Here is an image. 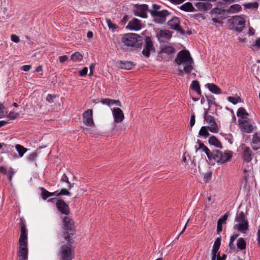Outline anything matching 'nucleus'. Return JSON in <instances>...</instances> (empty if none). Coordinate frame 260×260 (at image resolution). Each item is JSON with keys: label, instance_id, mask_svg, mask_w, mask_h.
Instances as JSON below:
<instances>
[{"label": "nucleus", "instance_id": "b1692460", "mask_svg": "<svg viewBox=\"0 0 260 260\" xmlns=\"http://www.w3.org/2000/svg\"><path fill=\"white\" fill-rule=\"evenodd\" d=\"M205 86L212 93L218 94L221 93L220 88L214 83H207Z\"/></svg>", "mask_w": 260, "mask_h": 260}, {"label": "nucleus", "instance_id": "f8f14e48", "mask_svg": "<svg viewBox=\"0 0 260 260\" xmlns=\"http://www.w3.org/2000/svg\"><path fill=\"white\" fill-rule=\"evenodd\" d=\"M248 118L246 119H239V126L241 131L245 133H250L253 131V126L248 121Z\"/></svg>", "mask_w": 260, "mask_h": 260}, {"label": "nucleus", "instance_id": "c03bdc74", "mask_svg": "<svg viewBox=\"0 0 260 260\" xmlns=\"http://www.w3.org/2000/svg\"><path fill=\"white\" fill-rule=\"evenodd\" d=\"M37 156V153L36 152H34L30 153L27 157V160L29 161L32 162L35 160V158Z\"/></svg>", "mask_w": 260, "mask_h": 260}, {"label": "nucleus", "instance_id": "603ef678", "mask_svg": "<svg viewBox=\"0 0 260 260\" xmlns=\"http://www.w3.org/2000/svg\"><path fill=\"white\" fill-rule=\"evenodd\" d=\"M195 115L194 114H192L191 115V117H190V123H189V124H190V126L191 127H192L195 124Z\"/></svg>", "mask_w": 260, "mask_h": 260}, {"label": "nucleus", "instance_id": "680f3d73", "mask_svg": "<svg viewBox=\"0 0 260 260\" xmlns=\"http://www.w3.org/2000/svg\"><path fill=\"white\" fill-rule=\"evenodd\" d=\"M239 236V234H233L231 237H230V240L231 242H234V241Z\"/></svg>", "mask_w": 260, "mask_h": 260}, {"label": "nucleus", "instance_id": "864d4df0", "mask_svg": "<svg viewBox=\"0 0 260 260\" xmlns=\"http://www.w3.org/2000/svg\"><path fill=\"white\" fill-rule=\"evenodd\" d=\"M55 98V95H53L52 94H49L47 96L46 101H48L50 103H52L53 102V99Z\"/></svg>", "mask_w": 260, "mask_h": 260}, {"label": "nucleus", "instance_id": "bb28decb", "mask_svg": "<svg viewBox=\"0 0 260 260\" xmlns=\"http://www.w3.org/2000/svg\"><path fill=\"white\" fill-rule=\"evenodd\" d=\"M180 9L185 12H193L194 7L190 2H187L180 7Z\"/></svg>", "mask_w": 260, "mask_h": 260}, {"label": "nucleus", "instance_id": "dca6fc26", "mask_svg": "<svg viewBox=\"0 0 260 260\" xmlns=\"http://www.w3.org/2000/svg\"><path fill=\"white\" fill-rule=\"evenodd\" d=\"M112 114L114 122L116 123L122 122L124 118V114L121 109L119 108H113Z\"/></svg>", "mask_w": 260, "mask_h": 260}, {"label": "nucleus", "instance_id": "6e6552de", "mask_svg": "<svg viewBox=\"0 0 260 260\" xmlns=\"http://www.w3.org/2000/svg\"><path fill=\"white\" fill-rule=\"evenodd\" d=\"M149 10L148 6L146 4H136L134 5L133 13L136 16L146 18L148 17L147 12H149Z\"/></svg>", "mask_w": 260, "mask_h": 260}, {"label": "nucleus", "instance_id": "7ed1b4c3", "mask_svg": "<svg viewBox=\"0 0 260 260\" xmlns=\"http://www.w3.org/2000/svg\"><path fill=\"white\" fill-rule=\"evenodd\" d=\"M143 37L136 34L128 33L124 34L122 42L125 45L136 48L140 47L143 44Z\"/></svg>", "mask_w": 260, "mask_h": 260}, {"label": "nucleus", "instance_id": "c756f323", "mask_svg": "<svg viewBox=\"0 0 260 260\" xmlns=\"http://www.w3.org/2000/svg\"><path fill=\"white\" fill-rule=\"evenodd\" d=\"M208 131H209V126H202L199 131V135L200 136H203L206 138L210 135Z\"/></svg>", "mask_w": 260, "mask_h": 260}, {"label": "nucleus", "instance_id": "09e8293b", "mask_svg": "<svg viewBox=\"0 0 260 260\" xmlns=\"http://www.w3.org/2000/svg\"><path fill=\"white\" fill-rule=\"evenodd\" d=\"M255 48H260V38H257L255 40V44H253L251 47V48L253 50H254Z\"/></svg>", "mask_w": 260, "mask_h": 260}, {"label": "nucleus", "instance_id": "052dcab7", "mask_svg": "<svg viewBox=\"0 0 260 260\" xmlns=\"http://www.w3.org/2000/svg\"><path fill=\"white\" fill-rule=\"evenodd\" d=\"M115 105L119 107H121V104L120 101L112 99V105Z\"/></svg>", "mask_w": 260, "mask_h": 260}, {"label": "nucleus", "instance_id": "ddd939ff", "mask_svg": "<svg viewBox=\"0 0 260 260\" xmlns=\"http://www.w3.org/2000/svg\"><path fill=\"white\" fill-rule=\"evenodd\" d=\"M83 122L88 126L94 125V122L92 118V110L88 109L83 114Z\"/></svg>", "mask_w": 260, "mask_h": 260}, {"label": "nucleus", "instance_id": "412c9836", "mask_svg": "<svg viewBox=\"0 0 260 260\" xmlns=\"http://www.w3.org/2000/svg\"><path fill=\"white\" fill-rule=\"evenodd\" d=\"M180 23L179 18L175 16L168 21L167 23L170 28L173 30H177L178 27H180Z\"/></svg>", "mask_w": 260, "mask_h": 260}, {"label": "nucleus", "instance_id": "f257e3e1", "mask_svg": "<svg viewBox=\"0 0 260 260\" xmlns=\"http://www.w3.org/2000/svg\"><path fill=\"white\" fill-rule=\"evenodd\" d=\"M175 61L178 66L182 65L183 69H179L178 72L180 75L182 76L184 73L190 74L193 70L192 64L193 60L191 57L189 51L183 50L179 51L176 56Z\"/></svg>", "mask_w": 260, "mask_h": 260}, {"label": "nucleus", "instance_id": "4d7b16f0", "mask_svg": "<svg viewBox=\"0 0 260 260\" xmlns=\"http://www.w3.org/2000/svg\"><path fill=\"white\" fill-rule=\"evenodd\" d=\"M60 181L65 182L66 183H69V178L66 174H63L61 178Z\"/></svg>", "mask_w": 260, "mask_h": 260}, {"label": "nucleus", "instance_id": "6e6d98bb", "mask_svg": "<svg viewBox=\"0 0 260 260\" xmlns=\"http://www.w3.org/2000/svg\"><path fill=\"white\" fill-rule=\"evenodd\" d=\"M197 142L199 143V148H197L196 147V151H197L200 149H202V150H203L206 147V146H205L203 143H201L199 140L197 141Z\"/></svg>", "mask_w": 260, "mask_h": 260}, {"label": "nucleus", "instance_id": "5701e85b", "mask_svg": "<svg viewBox=\"0 0 260 260\" xmlns=\"http://www.w3.org/2000/svg\"><path fill=\"white\" fill-rule=\"evenodd\" d=\"M156 37L158 39L163 38L170 40L172 37V33L168 30H159L156 33Z\"/></svg>", "mask_w": 260, "mask_h": 260}, {"label": "nucleus", "instance_id": "58836bf2", "mask_svg": "<svg viewBox=\"0 0 260 260\" xmlns=\"http://www.w3.org/2000/svg\"><path fill=\"white\" fill-rule=\"evenodd\" d=\"M71 192H70L69 190H68L66 188H62L60 189V191L57 193L56 196L59 197L60 196H71Z\"/></svg>", "mask_w": 260, "mask_h": 260}, {"label": "nucleus", "instance_id": "69168bd1", "mask_svg": "<svg viewBox=\"0 0 260 260\" xmlns=\"http://www.w3.org/2000/svg\"><path fill=\"white\" fill-rule=\"evenodd\" d=\"M244 27H245V26H237V27L235 26L234 29H235V31L240 32L243 30V29Z\"/></svg>", "mask_w": 260, "mask_h": 260}, {"label": "nucleus", "instance_id": "8fccbe9b", "mask_svg": "<svg viewBox=\"0 0 260 260\" xmlns=\"http://www.w3.org/2000/svg\"><path fill=\"white\" fill-rule=\"evenodd\" d=\"M88 69L87 67H84L82 70L79 71V75L81 77L85 76L87 75Z\"/></svg>", "mask_w": 260, "mask_h": 260}, {"label": "nucleus", "instance_id": "de8ad7c7", "mask_svg": "<svg viewBox=\"0 0 260 260\" xmlns=\"http://www.w3.org/2000/svg\"><path fill=\"white\" fill-rule=\"evenodd\" d=\"M107 23L110 29L114 30L117 27V25L113 23L110 19H107Z\"/></svg>", "mask_w": 260, "mask_h": 260}, {"label": "nucleus", "instance_id": "9d476101", "mask_svg": "<svg viewBox=\"0 0 260 260\" xmlns=\"http://www.w3.org/2000/svg\"><path fill=\"white\" fill-rule=\"evenodd\" d=\"M71 246L69 244L63 245L61 247V257L63 260H71L74 257L71 252Z\"/></svg>", "mask_w": 260, "mask_h": 260}, {"label": "nucleus", "instance_id": "3c124183", "mask_svg": "<svg viewBox=\"0 0 260 260\" xmlns=\"http://www.w3.org/2000/svg\"><path fill=\"white\" fill-rule=\"evenodd\" d=\"M161 6L160 5H158L157 4H154L152 5V10H149V12L150 13V12L152 11H158V10L160 9Z\"/></svg>", "mask_w": 260, "mask_h": 260}, {"label": "nucleus", "instance_id": "cd10ccee", "mask_svg": "<svg viewBox=\"0 0 260 260\" xmlns=\"http://www.w3.org/2000/svg\"><path fill=\"white\" fill-rule=\"evenodd\" d=\"M221 244V238L218 237L216 239L214 243L213 244L212 253H219L218 250L220 248Z\"/></svg>", "mask_w": 260, "mask_h": 260}, {"label": "nucleus", "instance_id": "aec40b11", "mask_svg": "<svg viewBox=\"0 0 260 260\" xmlns=\"http://www.w3.org/2000/svg\"><path fill=\"white\" fill-rule=\"evenodd\" d=\"M117 63L119 68L127 70L132 69L136 65L134 62L131 61L120 60Z\"/></svg>", "mask_w": 260, "mask_h": 260}, {"label": "nucleus", "instance_id": "e2e57ef3", "mask_svg": "<svg viewBox=\"0 0 260 260\" xmlns=\"http://www.w3.org/2000/svg\"><path fill=\"white\" fill-rule=\"evenodd\" d=\"M30 68H31L30 65H24L21 67V70L25 72H27L30 69Z\"/></svg>", "mask_w": 260, "mask_h": 260}, {"label": "nucleus", "instance_id": "393cba45", "mask_svg": "<svg viewBox=\"0 0 260 260\" xmlns=\"http://www.w3.org/2000/svg\"><path fill=\"white\" fill-rule=\"evenodd\" d=\"M208 142L210 145H212L216 148L220 149L222 148V144L218 139L214 136H212L209 138Z\"/></svg>", "mask_w": 260, "mask_h": 260}, {"label": "nucleus", "instance_id": "9b49d317", "mask_svg": "<svg viewBox=\"0 0 260 260\" xmlns=\"http://www.w3.org/2000/svg\"><path fill=\"white\" fill-rule=\"evenodd\" d=\"M56 207L61 214L68 215L70 213L69 205L62 199H58L56 202Z\"/></svg>", "mask_w": 260, "mask_h": 260}, {"label": "nucleus", "instance_id": "37998d69", "mask_svg": "<svg viewBox=\"0 0 260 260\" xmlns=\"http://www.w3.org/2000/svg\"><path fill=\"white\" fill-rule=\"evenodd\" d=\"M244 112H245V109L243 107L239 108L237 112V116L241 117L242 118H244Z\"/></svg>", "mask_w": 260, "mask_h": 260}, {"label": "nucleus", "instance_id": "a878e982", "mask_svg": "<svg viewBox=\"0 0 260 260\" xmlns=\"http://www.w3.org/2000/svg\"><path fill=\"white\" fill-rule=\"evenodd\" d=\"M196 7L200 10L207 11L211 9L212 5L207 2H199L196 3Z\"/></svg>", "mask_w": 260, "mask_h": 260}, {"label": "nucleus", "instance_id": "473e14b6", "mask_svg": "<svg viewBox=\"0 0 260 260\" xmlns=\"http://www.w3.org/2000/svg\"><path fill=\"white\" fill-rule=\"evenodd\" d=\"M206 98L209 108L211 107L212 105H214L216 106H217L215 102V98L212 95H206Z\"/></svg>", "mask_w": 260, "mask_h": 260}, {"label": "nucleus", "instance_id": "f3484780", "mask_svg": "<svg viewBox=\"0 0 260 260\" xmlns=\"http://www.w3.org/2000/svg\"><path fill=\"white\" fill-rule=\"evenodd\" d=\"M19 245L18 251V256L22 260H27L28 258V248L27 245Z\"/></svg>", "mask_w": 260, "mask_h": 260}, {"label": "nucleus", "instance_id": "f03ea898", "mask_svg": "<svg viewBox=\"0 0 260 260\" xmlns=\"http://www.w3.org/2000/svg\"><path fill=\"white\" fill-rule=\"evenodd\" d=\"M203 151L205 153L210 161L213 159L218 164L226 163L231 160L233 156L232 151L228 150L223 153L217 149H214L211 151L206 146Z\"/></svg>", "mask_w": 260, "mask_h": 260}, {"label": "nucleus", "instance_id": "c9c22d12", "mask_svg": "<svg viewBox=\"0 0 260 260\" xmlns=\"http://www.w3.org/2000/svg\"><path fill=\"white\" fill-rule=\"evenodd\" d=\"M40 188L42 190L41 197L43 200H46L48 197L52 196V194H51V192H49L43 187H40Z\"/></svg>", "mask_w": 260, "mask_h": 260}, {"label": "nucleus", "instance_id": "2eb2a0df", "mask_svg": "<svg viewBox=\"0 0 260 260\" xmlns=\"http://www.w3.org/2000/svg\"><path fill=\"white\" fill-rule=\"evenodd\" d=\"M243 150L242 157L243 160L246 162H249L252 160V152L250 148L245 145H243L242 146Z\"/></svg>", "mask_w": 260, "mask_h": 260}, {"label": "nucleus", "instance_id": "a18cd8bd", "mask_svg": "<svg viewBox=\"0 0 260 260\" xmlns=\"http://www.w3.org/2000/svg\"><path fill=\"white\" fill-rule=\"evenodd\" d=\"M101 102L104 104L108 106H112V99H103L101 100Z\"/></svg>", "mask_w": 260, "mask_h": 260}, {"label": "nucleus", "instance_id": "4be33fe9", "mask_svg": "<svg viewBox=\"0 0 260 260\" xmlns=\"http://www.w3.org/2000/svg\"><path fill=\"white\" fill-rule=\"evenodd\" d=\"M175 53V48L170 45H164L160 47V51L158 53V55L161 53H166L169 55H172Z\"/></svg>", "mask_w": 260, "mask_h": 260}, {"label": "nucleus", "instance_id": "0eeeda50", "mask_svg": "<svg viewBox=\"0 0 260 260\" xmlns=\"http://www.w3.org/2000/svg\"><path fill=\"white\" fill-rule=\"evenodd\" d=\"M150 14L154 18V22L162 24L166 21V17L168 16L170 13L168 11L164 10L162 11L150 12Z\"/></svg>", "mask_w": 260, "mask_h": 260}, {"label": "nucleus", "instance_id": "774afa93", "mask_svg": "<svg viewBox=\"0 0 260 260\" xmlns=\"http://www.w3.org/2000/svg\"><path fill=\"white\" fill-rule=\"evenodd\" d=\"M222 231V225L217 223V234L219 233Z\"/></svg>", "mask_w": 260, "mask_h": 260}, {"label": "nucleus", "instance_id": "13d9d810", "mask_svg": "<svg viewBox=\"0 0 260 260\" xmlns=\"http://www.w3.org/2000/svg\"><path fill=\"white\" fill-rule=\"evenodd\" d=\"M14 174V172L13 169L12 168H10L9 173L8 174V178L10 181H12L13 175Z\"/></svg>", "mask_w": 260, "mask_h": 260}, {"label": "nucleus", "instance_id": "20e7f679", "mask_svg": "<svg viewBox=\"0 0 260 260\" xmlns=\"http://www.w3.org/2000/svg\"><path fill=\"white\" fill-rule=\"evenodd\" d=\"M63 229L66 231L63 233V236L66 241L70 243H73V239L71 236L75 234V226L73 219L68 216L63 219Z\"/></svg>", "mask_w": 260, "mask_h": 260}, {"label": "nucleus", "instance_id": "338daca9", "mask_svg": "<svg viewBox=\"0 0 260 260\" xmlns=\"http://www.w3.org/2000/svg\"><path fill=\"white\" fill-rule=\"evenodd\" d=\"M212 254L211 260H215L216 258L220 257L219 253H212Z\"/></svg>", "mask_w": 260, "mask_h": 260}, {"label": "nucleus", "instance_id": "5fc2aeb1", "mask_svg": "<svg viewBox=\"0 0 260 260\" xmlns=\"http://www.w3.org/2000/svg\"><path fill=\"white\" fill-rule=\"evenodd\" d=\"M68 58H69L68 56L65 55L59 56V60L60 62L63 63L66 60H67L68 59Z\"/></svg>", "mask_w": 260, "mask_h": 260}, {"label": "nucleus", "instance_id": "6ab92c4d", "mask_svg": "<svg viewBox=\"0 0 260 260\" xmlns=\"http://www.w3.org/2000/svg\"><path fill=\"white\" fill-rule=\"evenodd\" d=\"M230 22L234 26H245V19L240 16H233L230 19Z\"/></svg>", "mask_w": 260, "mask_h": 260}, {"label": "nucleus", "instance_id": "4468645a", "mask_svg": "<svg viewBox=\"0 0 260 260\" xmlns=\"http://www.w3.org/2000/svg\"><path fill=\"white\" fill-rule=\"evenodd\" d=\"M204 120L206 121L208 123L210 124L209 126V131L213 133H217L218 131V127L217 123L214 118L211 115H207L204 116Z\"/></svg>", "mask_w": 260, "mask_h": 260}, {"label": "nucleus", "instance_id": "423d86ee", "mask_svg": "<svg viewBox=\"0 0 260 260\" xmlns=\"http://www.w3.org/2000/svg\"><path fill=\"white\" fill-rule=\"evenodd\" d=\"M20 226V236L19 239V245L24 246L23 245H27V231L25 223V220L23 217L20 219L19 223Z\"/></svg>", "mask_w": 260, "mask_h": 260}, {"label": "nucleus", "instance_id": "49530a36", "mask_svg": "<svg viewBox=\"0 0 260 260\" xmlns=\"http://www.w3.org/2000/svg\"><path fill=\"white\" fill-rule=\"evenodd\" d=\"M19 116V113L14 112H10L8 115V117L12 120L16 119Z\"/></svg>", "mask_w": 260, "mask_h": 260}, {"label": "nucleus", "instance_id": "72a5a7b5", "mask_svg": "<svg viewBox=\"0 0 260 260\" xmlns=\"http://www.w3.org/2000/svg\"><path fill=\"white\" fill-rule=\"evenodd\" d=\"M211 12L213 14H215L217 15V16H218V15H220V18H224L223 16H222V15H223L225 12V10L224 9H221L218 8H214L211 11Z\"/></svg>", "mask_w": 260, "mask_h": 260}, {"label": "nucleus", "instance_id": "a19ab883", "mask_svg": "<svg viewBox=\"0 0 260 260\" xmlns=\"http://www.w3.org/2000/svg\"><path fill=\"white\" fill-rule=\"evenodd\" d=\"M228 100L229 102L232 103L234 105L237 104L239 102H240L241 99L240 97H238L237 98L233 96H229L228 98Z\"/></svg>", "mask_w": 260, "mask_h": 260}, {"label": "nucleus", "instance_id": "79ce46f5", "mask_svg": "<svg viewBox=\"0 0 260 260\" xmlns=\"http://www.w3.org/2000/svg\"><path fill=\"white\" fill-rule=\"evenodd\" d=\"M252 143L255 144L260 145V134L255 133L252 138Z\"/></svg>", "mask_w": 260, "mask_h": 260}, {"label": "nucleus", "instance_id": "a211bd4d", "mask_svg": "<svg viewBox=\"0 0 260 260\" xmlns=\"http://www.w3.org/2000/svg\"><path fill=\"white\" fill-rule=\"evenodd\" d=\"M141 21L137 18H133L130 21L126 27L131 30H139L141 28Z\"/></svg>", "mask_w": 260, "mask_h": 260}, {"label": "nucleus", "instance_id": "e433bc0d", "mask_svg": "<svg viewBox=\"0 0 260 260\" xmlns=\"http://www.w3.org/2000/svg\"><path fill=\"white\" fill-rule=\"evenodd\" d=\"M229 215V212L225 213L221 217H220L217 221V223L222 225L223 224H225L226 221L228 218Z\"/></svg>", "mask_w": 260, "mask_h": 260}, {"label": "nucleus", "instance_id": "c85d7f7f", "mask_svg": "<svg viewBox=\"0 0 260 260\" xmlns=\"http://www.w3.org/2000/svg\"><path fill=\"white\" fill-rule=\"evenodd\" d=\"M237 246L238 249L240 250L245 249L246 247V243L243 238H240L238 239L237 242Z\"/></svg>", "mask_w": 260, "mask_h": 260}, {"label": "nucleus", "instance_id": "39448f33", "mask_svg": "<svg viewBox=\"0 0 260 260\" xmlns=\"http://www.w3.org/2000/svg\"><path fill=\"white\" fill-rule=\"evenodd\" d=\"M235 221L237 222L238 223L234 225V229L237 230L238 231L244 233H245V231L248 230V221L243 212L241 211L239 213H237L235 217Z\"/></svg>", "mask_w": 260, "mask_h": 260}, {"label": "nucleus", "instance_id": "0e129e2a", "mask_svg": "<svg viewBox=\"0 0 260 260\" xmlns=\"http://www.w3.org/2000/svg\"><path fill=\"white\" fill-rule=\"evenodd\" d=\"M94 68H95V64L91 63L90 65V66H89V70H90L89 75L90 76H91V75H93V70L94 69Z\"/></svg>", "mask_w": 260, "mask_h": 260}, {"label": "nucleus", "instance_id": "1a4fd4ad", "mask_svg": "<svg viewBox=\"0 0 260 260\" xmlns=\"http://www.w3.org/2000/svg\"><path fill=\"white\" fill-rule=\"evenodd\" d=\"M145 46L142 54L146 57H149L151 52H155V49L150 37H146L145 39Z\"/></svg>", "mask_w": 260, "mask_h": 260}, {"label": "nucleus", "instance_id": "f704fd0d", "mask_svg": "<svg viewBox=\"0 0 260 260\" xmlns=\"http://www.w3.org/2000/svg\"><path fill=\"white\" fill-rule=\"evenodd\" d=\"M15 148L20 157H22L27 151L26 148L19 144H17L15 146Z\"/></svg>", "mask_w": 260, "mask_h": 260}, {"label": "nucleus", "instance_id": "2f4dec72", "mask_svg": "<svg viewBox=\"0 0 260 260\" xmlns=\"http://www.w3.org/2000/svg\"><path fill=\"white\" fill-rule=\"evenodd\" d=\"M83 59V55L79 52H76L72 54L71 56V59L73 61H81Z\"/></svg>", "mask_w": 260, "mask_h": 260}, {"label": "nucleus", "instance_id": "7c9ffc66", "mask_svg": "<svg viewBox=\"0 0 260 260\" xmlns=\"http://www.w3.org/2000/svg\"><path fill=\"white\" fill-rule=\"evenodd\" d=\"M242 9L241 6L239 4H235L231 6L230 9L227 10L229 13H236L240 12Z\"/></svg>", "mask_w": 260, "mask_h": 260}, {"label": "nucleus", "instance_id": "ea45409f", "mask_svg": "<svg viewBox=\"0 0 260 260\" xmlns=\"http://www.w3.org/2000/svg\"><path fill=\"white\" fill-rule=\"evenodd\" d=\"M190 88L193 90H196L199 89L200 88L199 82L198 80H193L191 82Z\"/></svg>", "mask_w": 260, "mask_h": 260}, {"label": "nucleus", "instance_id": "4c0bfd02", "mask_svg": "<svg viewBox=\"0 0 260 260\" xmlns=\"http://www.w3.org/2000/svg\"><path fill=\"white\" fill-rule=\"evenodd\" d=\"M244 6L246 9H257L258 7V3L256 2L249 3L244 5Z\"/></svg>", "mask_w": 260, "mask_h": 260}, {"label": "nucleus", "instance_id": "bf43d9fd", "mask_svg": "<svg viewBox=\"0 0 260 260\" xmlns=\"http://www.w3.org/2000/svg\"><path fill=\"white\" fill-rule=\"evenodd\" d=\"M11 40L15 43H18L19 41V38L18 36L12 35L11 36Z\"/></svg>", "mask_w": 260, "mask_h": 260}]
</instances>
